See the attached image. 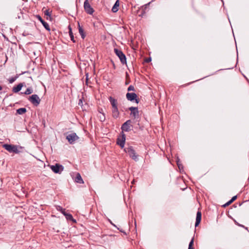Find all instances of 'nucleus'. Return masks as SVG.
I'll list each match as a JSON object with an SVG mask.
<instances>
[{
	"instance_id": "f257e3e1",
	"label": "nucleus",
	"mask_w": 249,
	"mask_h": 249,
	"mask_svg": "<svg viewBox=\"0 0 249 249\" xmlns=\"http://www.w3.org/2000/svg\"><path fill=\"white\" fill-rule=\"evenodd\" d=\"M3 147L8 152L18 154L22 151L24 147L13 144H4L3 145Z\"/></svg>"
},
{
	"instance_id": "f03ea898",
	"label": "nucleus",
	"mask_w": 249,
	"mask_h": 249,
	"mask_svg": "<svg viewBox=\"0 0 249 249\" xmlns=\"http://www.w3.org/2000/svg\"><path fill=\"white\" fill-rule=\"evenodd\" d=\"M124 151L126 153L130 158L137 161L138 160V155L137 154L135 150L133 147L131 146L126 147L124 148Z\"/></svg>"
},
{
	"instance_id": "7ed1b4c3",
	"label": "nucleus",
	"mask_w": 249,
	"mask_h": 249,
	"mask_svg": "<svg viewBox=\"0 0 249 249\" xmlns=\"http://www.w3.org/2000/svg\"><path fill=\"white\" fill-rule=\"evenodd\" d=\"M114 51L116 55L119 58L122 64H126V58L125 54L121 50L117 48L114 49Z\"/></svg>"
},
{
	"instance_id": "20e7f679",
	"label": "nucleus",
	"mask_w": 249,
	"mask_h": 249,
	"mask_svg": "<svg viewBox=\"0 0 249 249\" xmlns=\"http://www.w3.org/2000/svg\"><path fill=\"white\" fill-rule=\"evenodd\" d=\"M79 138V137L74 132L69 134L66 137V139L70 144L74 143Z\"/></svg>"
},
{
	"instance_id": "39448f33",
	"label": "nucleus",
	"mask_w": 249,
	"mask_h": 249,
	"mask_svg": "<svg viewBox=\"0 0 249 249\" xmlns=\"http://www.w3.org/2000/svg\"><path fill=\"white\" fill-rule=\"evenodd\" d=\"M29 101L35 106H38L40 102V99L37 94H33L29 97Z\"/></svg>"
},
{
	"instance_id": "423d86ee",
	"label": "nucleus",
	"mask_w": 249,
	"mask_h": 249,
	"mask_svg": "<svg viewBox=\"0 0 249 249\" xmlns=\"http://www.w3.org/2000/svg\"><path fill=\"white\" fill-rule=\"evenodd\" d=\"M132 126L131 121L130 120L126 121L121 126L122 134L124 133L123 131L128 132L130 131L131 130Z\"/></svg>"
},
{
	"instance_id": "0eeeda50",
	"label": "nucleus",
	"mask_w": 249,
	"mask_h": 249,
	"mask_svg": "<svg viewBox=\"0 0 249 249\" xmlns=\"http://www.w3.org/2000/svg\"><path fill=\"white\" fill-rule=\"evenodd\" d=\"M50 168L55 173H60L64 169V167L58 163H56L54 165H51Z\"/></svg>"
},
{
	"instance_id": "6e6552de",
	"label": "nucleus",
	"mask_w": 249,
	"mask_h": 249,
	"mask_svg": "<svg viewBox=\"0 0 249 249\" xmlns=\"http://www.w3.org/2000/svg\"><path fill=\"white\" fill-rule=\"evenodd\" d=\"M84 7L85 11L89 15H92L94 12L93 9L91 7L88 0L84 2Z\"/></svg>"
},
{
	"instance_id": "1a4fd4ad",
	"label": "nucleus",
	"mask_w": 249,
	"mask_h": 249,
	"mask_svg": "<svg viewBox=\"0 0 249 249\" xmlns=\"http://www.w3.org/2000/svg\"><path fill=\"white\" fill-rule=\"evenodd\" d=\"M126 97L127 99L129 101H133L135 100L137 103L139 102V99L137 98V95L135 93L128 92L126 94Z\"/></svg>"
},
{
	"instance_id": "9d476101",
	"label": "nucleus",
	"mask_w": 249,
	"mask_h": 249,
	"mask_svg": "<svg viewBox=\"0 0 249 249\" xmlns=\"http://www.w3.org/2000/svg\"><path fill=\"white\" fill-rule=\"evenodd\" d=\"M36 18L39 20L40 21V22L42 24L43 26H44V27L48 31H50V26H49V24L46 22V21H45L40 16H39V15H36Z\"/></svg>"
},
{
	"instance_id": "9b49d317",
	"label": "nucleus",
	"mask_w": 249,
	"mask_h": 249,
	"mask_svg": "<svg viewBox=\"0 0 249 249\" xmlns=\"http://www.w3.org/2000/svg\"><path fill=\"white\" fill-rule=\"evenodd\" d=\"M125 141V135L124 133L122 134V138L117 139V144L120 146L121 148L124 147V143Z\"/></svg>"
},
{
	"instance_id": "f8f14e48",
	"label": "nucleus",
	"mask_w": 249,
	"mask_h": 249,
	"mask_svg": "<svg viewBox=\"0 0 249 249\" xmlns=\"http://www.w3.org/2000/svg\"><path fill=\"white\" fill-rule=\"evenodd\" d=\"M120 113L118 107L112 108V115L114 118H117L119 117Z\"/></svg>"
},
{
	"instance_id": "ddd939ff",
	"label": "nucleus",
	"mask_w": 249,
	"mask_h": 249,
	"mask_svg": "<svg viewBox=\"0 0 249 249\" xmlns=\"http://www.w3.org/2000/svg\"><path fill=\"white\" fill-rule=\"evenodd\" d=\"M201 213L200 211H198L196 213V221L195 226L197 227L200 224L201 220Z\"/></svg>"
},
{
	"instance_id": "4468645a",
	"label": "nucleus",
	"mask_w": 249,
	"mask_h": 249,
	"mask_svg": "<svg viewBox=\"0 0 249 249\" xmlns=\"http://www.w3.org/2000/svg\"><path fill=\"white\" fill-rule=\"evenodd\" d=\"M108 100L111 105L112 108L118 107V103L116 99L110 96L109 97Z\"/></svg>"
},
{
	"instance_id": "2eb2a0df",
	"label": "nucleus",
	"mask_w": 249,
	"mask_h": 249,
	"mask_svg": "<svg viewBox=\"0 0 249 249\" xmlns=\"http://www.w3.org/2000/svg\"><path fill=\"white\" fill-rule=\"evenodd\" d=\"M119 6V0H117L112 8L111 11L113 13H116L118 11Z\"/></svg>"
},
{
	"instance_id": "dca6fc26",
	"label": "nucleus",
	"mask_w": 249,
	"mask_h": 249,
	"mask_svg": "<svg viewBox=\"0 0 249 249\" xmlns=\"http://www.w3.org/2000/svg\"><path fill=\"white\" fill-rule=\"evenodd\" d=\"M22 86H23L22 84L20 83V84H18L16 87H14L13 88L12 91L15 93L18 92L21 89Z\"/></svg>"
},
{
	"instance_id": "f3484780",
	"label": "nucleus",
	"mask_w": 249,
	"mask_h": 249,
	"mask_svg": "<svg viewBox=\"0 0 249 249\" xmlns=\"http://www.w3.org/2000/svg\"><path fill=\"white\" fill-rule=\"evenodd\" d=\"M75 181L78 183H83V180L79 173H77L75 178Z\"/></svg>"
},
{
	"instance_id": "a211bd4d",
	"label": "nucleus",
	"mask_w": 249,
	"mask_h": 249,
	"mask_svg": "<svg viewBox=\"0 0 249 249\" xmlns=\"http://www.w3.org/2000/svg\"><path fill=\"white\" fill-rule=\"evenodd\" d=\"M78 30L79 33L81 36V37L82 38V39H84L86 36V35L84 33L83 29L82 28V27L80 26L79 23H78Z\"/></svg>"
},
{
	"instance_id": "6ab92c4d",
	"label": "nucleus",
	"mask_w": 249,
	"mask_h": 249,
	"mask_svg": "<svg viewBox=\"0 0 249 249\" xmlns=\"http://www.w3.org/2000/svg\"><path fill=\"white\" fill-rule=\"evenodd\" d=\"M26 109L24 107L19 108L17 110V113L18 114L21 115L26 112Z\"/></svg>"
},
{
	"instance_id": "aec40b11",
	"label": "nucleus",
	"mask_w": 249,
	"mask_h": 249,
	"mask_svg": "<svg viewBox=\"0 0 249 249\" xmlns=\"http://www.w3.org/2000/svg\"><path fill=\"white\" fill-rule=\"evenodd\" d=\"M131 115H132L134 118H138L139 117V111H138V108H137L134 111L131 112Z\"/></svg>"
},
{
	"instance_id": "412c9836",
	"label": "nucleus",
	"mask_w": 249,
	"mask_h": 249,
	"mask_svg": "<svg viewBox=\"0 0 249 249\" xmlns=\"http://www.w3.org/2000/svg\"><path fill=\"white\" fill-rule=\"evenodd\" d=\"M56 209L57 211L60 212L62 213H63L64 215V213H66V212H65V210L63 209L62 207L60 206H56Z\"/></svg>"
},
{
	"instance_id": "4be33fe9",
	"label": "nucleus",
	"mask_w": 249,
	"mask_h": 249,
	"mask_svg": "<svg viewBox=\"0 0 249 249\" xmlns=\"http://www.w3.org/2000/svg\"><path fill=\"white\" fill-rule=\"evenodd\" d=\"M64 215L65 216V217L67 220H73L72 215L70 213H64Z\"/></svg>"
},
{
	"instance_id": "5701e85b",
	"label": "nucleus",
	"mask_w": 249,
	"mask_h": 249,
	"mask_svg": "<svg viewBox=\"0 0 249 249\" xmlns=\"http://www.w3.org/2000/svg\"><path fill=\"white\" fill-rule=\"evenodd\" d=\"M69 35L70 36L71 39L73 42H75V41L74 39V36L72 33L71 28L70 27V26L69 27Z\"/></svg>"
},
{
	"instance_id": "b1692460",
	"label": "nucleus",
	"mask_w": 249,
	"mask_h": 249,
	"mask_svg": "<svg viewBox=\"0 0 249 249\" xmlns=\"http://www.w3.org/2000/svg\"><path fill=\"white\" fill-rule=\"evenodd\" d=\"M98 117L99 118V120L101 122H104L106 119L105 114H102L98 115Z\"/></svg>"
},
{
	"instance_id": "393cba45",
	"label": "nucleus",
	"mask_w": 249,
	"mask_h": 249,
	"mask_svg": "<svg viewBox=\"0 0 249 249\" xmlns=\"http://www.w3.org/2000/svg\"><path fill=\"white\" fill-rule=\"evenodd\" d=\"M33 92V89L31 88H28L26 89V91L24 92L25 94L29 95L31 94Z\"/></svg>"
},
{
	"instance_id": "a878e982",
	"label": "nucleus",
	"mask_w": 249,
	"mask_h": 249,
	"mask_svg": "<svg viewBox=\"0 0 249 249\" xmlns=\"http://www.w3.org/2000/svg\"><path fill=\"white\" fill-rule=\"evenodd\" d=\"M194 241V238H193L189 243L188 249H194V247H193Z\"/></svg>"
},
{
	"instance_id": "bb28decb",
	"label": "nucleus",
	"mask_w": 249,
	"mask_h": 249,
	"mask_svg": "<svg viewBox=\"0 0 249 249\" xmlns=\"http://www.w3.org/2000/svg\"><path fill=\"white\" fill-rule=\"evenodd\" d=\"M44 14L45 15L51 17L52 14V11H50L49 9L46 10L44 12Z\"/></svg>"
},
{
	"instance_id": "cd10ccee",
	"label": "nucleus",
	"mask_w": 249,
	"mask_h": 249,
	"mask_svg": "<svg viewBox=\"0 0 249 249\" xmlns=\"http://www.w3.org/2000/svg\"><path fill=\"white\" fill-rule=\"evenodd\" d=\"M17 76H15V77H12L11 78H10L9 79V82L10 83H13L15 81V80L17 79Z\"/></svg>"
},
{
	"instance_id": "c85d7f7f",
	"label": "nucleus",
	"mask_w": 249,
	"mask_h": 249,
	"mask_svg": "<svg viewBox=\"0 0 249 249\" xmlns=\"http://www.w3.org/2000/svg\"><path fill=\"white\" fill-rule=\"evenodd\" d=\"M134 89V87L132 85H130L127 89L128 91H133Z\"/></svg>"
},
{
	"instance_id": "c756f323",
	"label": "nucleus",
	"mask_w": 249,
	"mask_h": 249,
	"mask_svg": "<svg viewBox=\"0 0 249 249\" xmlns=\"http://www.w3.org/2000/svg\"><path fill=\"white\" fill-rule=\"evenodd\" d=\"M137 108H138L136 107H129V110L131 111V112H132V111H134Z\"/></svg>"
},
{
	"instance_id": "7c9ffc66",
	"label": "nucleus",
	"mask_w": 249,
	"mask_h": 249,
	"mask_svg": "<svg viewBox=\"0 0 249 249\" xmlns=\"http://www.w3.org/2000/svg\"><path fill=\"white\" fill-rule=\"evenodd\" d=\"M237 198V196H233L231 199L230 200L231 203H232L234 200H235Z\"/></svg>"
},
{
	"instance_id": "2f4dec72",
	"label": "nucleus",
	"mask_w": 249,
	"mask_h": 249,
	"mask_svg": "<svg viewBox=\"0 0 249 249\" xmlns=\"http://www.w3.org/2000/svg\"><path fill=\"white\" fill-rule=\"evenodd\" d=\"M151 61V57H148V58H145L144 59V62H146V63H149Z\"/></svg>"
},
{
	"instance_id": "473e14b6",
	"label": "nucleus",
	"mask_w": 249,
	"mask_h": 249,
	"mask_svg": "<svg viewBox=\"0 0 249 249\" xmlns=\"http://www.w3.org/2000/svg\"><path fill=\"white\" fill-rule=\"evenodd\" d=\"M78 105L80 106L81 107L83 106V100L82 99H80L78 101Z\"/></svg>"
},
{
	"instance_id": "72a5a7b5",
	"label": "nucleus",
	"mask_w": 249,
	"mask_h": 249,
	"mask_svg": "<svg viewBox=\"0 0 249 249\" xmlns=\"http://www.w3.org/2000/svg\"><path fill=\"white\" fill-rule=\"evenodd\" d=\"M231 203L229 200L228 202H227L226 203H225L224 205H223V207H226L229 205H230Z\"/></svg>"
},
{
	"instance_id": "f704fd0d",
	"label": "nucleus",
	"mask_w": 249,
	"mask_h": 249,
	"mask_svg": "<svg viewBox=\"0 0 249 249\" xmlns=\"http://www.w3.org/2000/svg\"><path fill=\"white\" fill-rule=\"evenodd\" d=\"M177 164L179 169L183 168V165L179 163L178 162H177Z\"/></svg>"
},
{
	"instance_id": "c9c22d12",
	"label": "nucleus",
	"mask_w": 249,
	"mask_h": 249,
	"mask_svg": "<svg viewBox=\"0 0 249 249\" xmlns=\"http://www.w3.org/2000/svg\"><path fill=\"white\" fill-rule=\"evenodd\" d=\"M98 112L100 113V114H105L103 112V109L102 108H99L98 109Z\"/></svg>"
},
{
	"instance_id": "e433bc0d",
	"label": "nucleus",
	"mask_w": 249,
	"mask_h": 249,
	"mask_svg": "<svg viewBox=\"0 0 249 249\" xmlns=\"http://www.w3.org/2000/svg\"><path fill=\"white\" fill-rule=\"evenodd\" d=\"M151 2H149L148 3L146 4H145V5H144V9H145V10H146V8H147V7H148L150 4Z\"/></svg>"
},
{
	"instance_id": "4c0bfd02",
	"label": "nucleus",
	"mask_w": 249,
	"mask_h": 249,
	"mask_svg": "<svg viewBox=\"0 0 249 249\" xmlns=\"http://www.w3.org/2000/svg\"><path fill=\"white\" fill-rule=\"evenodd\" d=\"M118 230H119L121 232H124V233H125V232H124V231H123L122 230H120L119 228H118Z\"/></svg>"
},
{
	"instance_id": "58836bf2",
	"label": "nucleus",
	"mask_w": 249,
	"mask_h": 249,
	"mask_svg": "<svg viewBox=\"0 0 249 249\" xmlns=\"http://www.w3.org/2000/svg\"><path fill=\"white\" fill-rule=\"evenodd\" d=\"M2 89V87L0 85V90H1Z\"/></svg>"
},
{
	"instance_id": "ea45409f",
	"label": "nucleus",
	"mask_w": 249,
	"mask_h": 249,
	"mask_svg": "<svg viewBox=\"0 0 249 249\" xmlns=\"http://www.w3.org/2000/svg\"><path fill=\"white\" fill-rule=\"evenodd\" d=\"M88 80V77H87V78H86V84H87Z\"/></svg>"
},
{
	"instance_id": "a19ab883",
	"label": "nucleus",
	"mask_w": 249,
	"mask_h": 249,
	"mask_svg": "<svg viewBox=\"0 0 249 249\" xmlns=\"http://www.w3.org/2000/svg\"><path fill=\"white\" fill-rule=\"evenodd\" d=\"M111 223V224H112V225H113L114 227H116V226L115 225H114V224H113L112 223Z\"/></svg>"
}]
</instances>
